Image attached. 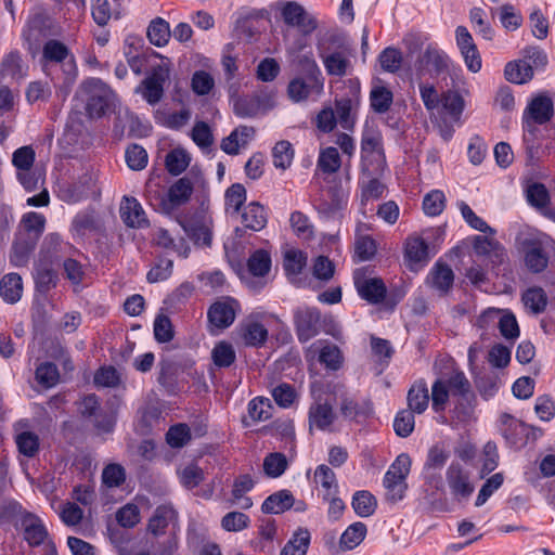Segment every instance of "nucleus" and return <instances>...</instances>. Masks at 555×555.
Masks as SVG:
<instances>
[{"label":"nucleus","instance_id":"32","mask_svg":"<svg viewBox=\"0 0 555 555\" xmlns=\"http://www.w3.org/2000/svg\"><path fill=\"white\" fill-rule=\"evenodd\" d=\"M23 294V281L20 274H5L0 281V296L8 304L17 302Z\"/></svg>","mask_w":555,"mask_h":555},{"label":"nucleus","instance_id":"38","mask_svg":"<svg viewBox=\"0 0 555 555\" xmlns=\"http://www.w3.org/2000/svg\"><path fill=\"white\" fill-rule=\"evenodd\" d=\"M469 22L473 29L485 40L492 41L495 37V30L487 20V13L483 9L475 7L469 11Z\"/></svg>","mask_w":555,"mask_h":555},{"label":"nucleus","instance_id":"18","mask_svg":"<svg viewBox=\"0 0 555 555\" xmlns=\"http://www.w3.org/2000/svg\"><path fill=\"white\" fill-rule=\"evenodd\" d=\"M450 59L448 54L438 48L437 44H428L418 59V68L435 75H439L449 68Z\"/></svg>","mask_w":555,"mask_h":555},{"label":"nucleus","instance_id":"33","mask_svg":"<svg viewBox=\"0 0 555 555\" xmlns=\"http://www.w3.org/2000/svg\"><path fill=\"white\" fill-rule=\"evenodd\" d=\"M294 504V496L288 490H281L269 495L261 505L266 514H280L289 509Z\"/></svg>","mask_w":555,"mask_h":555},{"label":"nucleus","instance_id":"53","mask_svg":"<svg viewBox=\"0 0 555 555\" xmlns=\"http://www.w3.org/2000/svg\"><path fill=\"white\" fill-rule=\"evenodd\" d=\"M249 272L255 276H264L271 268V257L263 249H258L248 259Z\"/></svg>","mask_w":555,"mask_h":555},{"label":"nucleus","instance_id":"49","mask_svg":"<svg viewBox=\"0 0 555 555\" xmlns=\"http://www.w3.org/2000/svg\"><path fill=\"white\" fill-rule=\"evenodd\" d=\"M454 415L460 422L468 421L475 409L476 397L473 390L468 393H463L460 397H455Z\"/></svg>","mask_w":555,"mask_h":555},{"label":"nucleus","instance_id":"60","mask_svg":"<svg viewBox=\"0 0 555 555\" xmlns=\"http://www.w3.org/2000/svg\"><path fill=\"white\" fill-rule=\"evenodd\" d=\"M446 196L442 191L433 190L423 199V210L427 216H438L444 208Z\"/></svg>","mask_w":555,"mask_h":555},{"label":"nucleus","instance_id":"13","mask_svg":"<svg viewBox=\"0 0 555 555\" xmlns=\"http://www.w3.org/2000/svg\"><path fill=\"white\" fill-rule=\"evenodd\" d=\"M281 14L285 24L299 28L304 34H310L317 28L315 20L295 1L281 2Z\"/></svg>","mask_w":555,"mask_h":555},{"label":"nucleus","instance_id":"55","mask_svg":"<svg viewBox=\"0 0 555 555\" xmlns=\"http://www.w3.org/2000/svg\"><path fill=\"white\" fill-rule=\"evenodd\" d=\"M101 478L106 488H118L126 480V470L120 464L112 463L103 468Z\"/></svg>","mask_w":555,"mask_h":555},{"label":"nucleus","instance_id":"6","mask_svg":"<svg viewBox=\"0 0 555 555\" xmlns=\"http://www.w3.org/2000/svg\"><path fill=\"white\" fill-rule=\"evenodd\" d=\"M361 154L363 171L367 172L369 176L378 175L384 170L383 137L377 130L367 129L363 132Z\"/></svg>","mask_w":555,"mask_h":555},{"label":"nucleus","instance_id":"63","mask_svg":"<svg viewBox=\"0 0 555 555\" xmlns=\"http://www.w3.org/2000/svg\"><path fill=\"white\" fill-rule=\"evenodd\" d=\"M498 328L507 340H515L519 336V326L515 315L506 310L502 311Z\"/></svg>","mask_w":555,"mask_h":555},{"label":"nucleus","instance_id":"29","mask_svg":"<svg viewBox=\"0 0 555 555\" xmlns=\"http://www.w3.org/2000/svg\"><path fill=\"white\" fill-rule=\"evenodd\" d=\"M176 519V512L170 506H158L147 524V532L154 537L165 533L170 522Z\"/></svg>","mask_w":555,"mask_h":555},{"label":"nucleus","instance_id":"36","mask_svg":"<svg viewBox=\"0 0 555 555\" xmlns=\"http://www.w3.org/2000/svg\"><path fill=\"white\" fill-rule=\"evenodd\" d=\"M428 402L429 393L426 383L424 380L415 383L408 392L409 410L421 414L426 411Z\"/></svg>","mask_w":555,"mask_h":555},{"label":"nucleus","instance_id":"40","mask_svg":"<svg viewBox=\"0 0 555 555\" xmlns=\"http://www.w3.org/2000/svg\"><path fill=\"white\" fill-rule=\"evenodd\" d=\"M146 35L152 44L165 47L171 37L169 23L162 17L154 18L147 27Z\"/></svg>","mask_w":555,"mask_h":555},{"label":"nucleus","instance_id":"62","mask_svg":"<svg viewBox=\"0 0 555 555\" xmlns=\"http://www.w3.org/2000/svg\"><path fill=\"white\" fill-rule=\"evenodd\" d=\"M378 61L383 70L388 73H396L400 69L402 64V53L396 49L388 47L382 51Z\"/></svg>","mask_w":555,"mask_h":555},{"label":"nucleus","instance_id":"7","mask_svg":"<svg viewBox=\"0 0 555 555\" xmlns=\"http://www.w3.org/2000/svg\"><path fill=\"white\" fill-rule=\"evenodd\" d=\"M193 193V183L191 179L183 177L177 180L166 194L159 195L154 203L151 195L149 199L151 205L157 206V209L164 214H170L181 205L185 204Z\"/></svg>","mask_w":555,"mask_h":555},{"label":"nucleus","instance_id":"54","mask_svg":"<svg viewBox=\"0 0 555 555\" xmlns=\"http://www.w3.org/2000/svg\"><path fill=\"white\" fill-rule=\"evenodd\" d=\"M190 157L181 149H175L166 155L165 165L169 173L178 176L189 166Z\"/></svg>","mask_w":555,"mask_h":555},{"label":"nucleus","instance_id":"52","mask_svg":"<svg viewBox=\"0 0 555 555\" xmlns=\"http://www.w3.org/2000/svg\"><path fill=\"white\" fill-rule=\"evenodd\" d=\"M186 235L194 241L196 245L210 246L211 231L203 222H190L183 225Z\"/></svg>","mask_w":555,"mask_h":555},{"label":"nucleus","instance_id":"14","mask_svg":"<svg viewBox=\"0 0 555 555\" xmlns=\"http://www.w3.org/2000/svg\"><path fill=\"white\" fill-rule=\"evenodd\" d=\"M125 14L121 0H92L91 15L101 27H105L111 21L120 20Z\"/></svg>","mask_w":555,"mask_h":555},{"label":"nucleus","instance_id":"42","mask_svg":"<svg viewBox=\"0 0 555 555\" xmlns=\"http://www.w3.org/2000/svg\"><path fill=\"white\" fill-rule=\"evenodd\" d=\"M211 360L219 367H230L236 360V352L229 341H218L211 350Z\"/></svg>","mask_w":555,"mask_h":555},{"label":"nucleus","instance_id":"17","mask_svg":"<svg viewBox=\"0 0 555 555\" xmlns=\"http://www.w3.org/2000/svg\"><path fill=\"white\" fill-rule=\"evenodd\" d=\"M241 341L247 347H261L268 339L266 326L253 318L243 320L237 327Z\"/></svg>","mask_w":555,"mask_h":555},{"label":"nucleus","instance_id":"3","mask_svg":"<svg viewBox=\"0 0 555 555\" xmlns=\"http://www.w3.org/2000/svg\"><path fill=\"white\" fill-rule=\"evenodd\" d=\"M86 98V111L89 117L100 118L114 106L116 93L100 78H88L80 85Z\"/></svg>","mask_w":555,"mask_h":555},{"label":"nucleus","instance_id":"1","mask_svg":"<svg viewBox=\"0 0 555 555\" xmlns=\"http://www.w3.org/2000/svg\"><path fill=\"white\" fill-rule=\"evenodd\" d=\"M5 511L14 527L22 531L23 538L29 546L36 547L48 542L49 555H56L55 546L49 540V532L37 515L27 512L17 502L9 503Z\"/></svg>","mask_w":555,"mask_h":555},{"label":"nucleus","instance_id":"37","mask_svg":"<svg viewBox=\"0 0 555 555\" xmlns=\"http://www.w3.org/2000/svg\"><path fill=\"white\" fill-rule=\"evenodd\" d=\"M504 75L513 83H526L533 77V68L525 60L514 61L506 64Z\"/></svg>","mask_w":555,"mask_h":555},{"label":"nucleus","instance_id":"15","mask_svg":"<svg viewBox=\"0 0 555 555\" xmlns=\"http://www.w3.org/2000/svg\"><path fill=\"white\" fill-rule=\"evenodd\" d=\"M237 307V301L230 297L214 302L207 313L210 324L217 328L229 327L235 320Z\"/></svg>","mask_w":555,"mask_h":555},{"label":"nucleus","instance_id":"28","mask_svg":"<svg viewBox=\"0 0 555 555\" xmlns=\"http://www.w3.org/2000/svg\"><path fill=\"white\" fill-rule=\"evenodd\" d=\"M548 263V257L539 242H527L525 246V264L534 273L542 272Z\"/></svg>","mask_w":555,"mask_h":555},{"label":"nucleus","instance_id":"51","mask_svg":"<svg viewBox=\"0 0 555 555\" xmlns=\"http://www.w3.org/2000/svg\"><path fill=\"white\" fill-rule=\"evenodd\" d=\"M319 361L327 370L337 371L343 364L341 351L336 345L326 344L320 349Z\"/></svg>","mask_w":555,"mask_h":555},{"label":"nucleus","instance_id":"61","mask_svg":"<svg viewBox=\"0 0 555 555\" xmlns=\"http://www.w3.org/2000/svg\"><path fill=\"white\" fill-rule=\"evenodd\" d=\"M414 412L410 410H402L397 413L393 421V429L398 436L402 438L409 437L414 430Z\"/></svg>","mask_w":555,"mask_h":555},{"label":"nucleus","instance_id":"23","mask_svg":"<svg viewBox=\"0 0 555 555\" xmlns=\"http://www.w3.org/2000/svg\"><path fill=\"white\" fill-rule=\"evenodd\" d=\"M27 422L21 421L15 425V443L17 450L26 457H34L39 451V437L37 434L29 430H21L20 428H26Z\"/></svg>","mask_w":555,"mask_h":555},{"label":"nucleus","instance_id":"4","mask_svg":"<svg viewBox=\"0 0 555 555\" xmlns=\"http://www.w3.org/2000/svg\"><path fill=\"white\" fill-rule=\"evenodd\" d=\"M472 390L470 383L463 371L452 370L448 375L438 378L431 386V408L439 413L444 411L449 397H460Z\"/></svg>","mask_w":555,"mask_h":555},{"label":"nucleus","instance_id":"20","mask_svg":"<svg viewBox=\"0 0 555 555\" xmlns=\"http://www.w3.org/2000/svg\"><path fill=\"white\" fill-rule=\"evenodd\" d=\"M339 410L341 415L349 420H358L359 417L365 418L373 413V406L370 400H358L348 395L341 397Z\"/></svg>","mask_w":555,"mask_h":555},{"label":"nucleus","instance_id":"46","mask_svg":"<svg viewBox=\"0 0 555 555\" xmlns=\"http://www.w3.org/2000/svg\"><path fill=\"white\" fill-rule=\"evenodd\" d=\"M35 378L41 387L52 388L59 383V369L52 362L40 363L36 369Z\"/></svg>","mask_w":555,"mask_h":555},{"label":"nucleus","instance_id":"10","mask_svg":"<svg viewBox=\"0 0 555 555\" xmlns=\"http://www.w3.org/2000/svg\"><path fill=\"white\" fill-rule=\"evenodd\" d=\"M455 42L467 69L478 73L482 66L481 55L467 27L461 25L455 28Z\"/></svg>","mask_w":555,"mask_h":555},{"label":"nucleus","instance_id":"31","mask_svg":"<svg viewBox=\"0 0 555 555\" xmlns=\"http://www.w3.org/2000/svg\"><path fill=\"white\" fill-rule=\"evenodd\" d=\"M326 73L330 76L343 77L349 73L351 63L348 54L344 51H335L321 55Z\"/></svg>","mask_w":555,"mask_h":555},{"label":"nucleus","instance_id":"5","mask_svg":"<svg viewBox=\"0 0 555 555\" xmlns=\"http://www.w3.org/2000/svg\"><path fill=\"white\" fill-rule=\"evenodd\" d=\"M554 116V102L547 92L532 95L522 112L521 122L525 131L533 134L537 126L551 121Z\"/></svg>","mask_w":555,"mask_h":555},{"label":"nucleus","instance_id":"25","mask_svg":"<svg viewBox=\"0 0 555 555\" xmlns=\"http://www.w3.org/2000/svg\"><path fill=\"white\" fill-rule=\"evenodd\" d=\"M367 533L366 525L362 521H356L349 525L340 534L338 548L340 552H348L359 546Z\"/></svg>","mask_w":555,"mask_h":555},{"label":"nucleus","instance_id":"43","mask_svg":"<svg viewBox=\"0 0 555 555\" xmlns=\"http://www.w3.org/2000/svg\"><path fill=\"white\" fill-rule=\"evenodd\" d=\"M405 257L410 262L420 263L428 260V245L420 236L409 237L405 244Z\"/></svg>","mask_w":555,"mask_h":555},{"label":"nucleus","instance_id":"11","mask_svg":"<svg viewBox=\"0 0 555 555\" xmlns=\"http://www.w3.org/2000/svg\"><path fill=\"white\" fill-rule=\"evenodd\" d=\"M446 479L455 500H467L473 494L475 487L470 481V475L460 463L450 464Z\"/></svg>","mask_w":555,"mask_h":555},{"label":"nucleus","instance_id":"26","mask_svg":"<svg viewBox=\"0 0 555 555\" xmlns=\"http://www.w3.org/2000/svg\"><path fill=\"white\" fill-rule=\"evenodd\" d=\"M255 481L250 475H240L234 479L232 488L231 503L242 509H248L253 506V500L245 494L253 490Z\"/></svg>","mask_w":555,"mask_h":555},{"label":"nucleus","instance_id":"64","mask_svg":"<svg viewBox=\"0 0 555 555\" xmlns=\"http://www.w3.org/2000/svg\"><path fill=\"white\" fill-rule=\"evenodd\" d=\"M126 163L132 170H142L147 165V153L138 144H132L126 150Z\"/></svg>","mask_w":555,"mask_h":555},{"label":"nucleus","instance_id":"16","mask_svg":"<svg viewBox=\"0 0 555 555\" xmlns=\"http://www.w3.org/2000/svg\"><path fill=\"white\" fill-rule=\"evenodd\" d=\"M119 212L121 220L129 228L142 229L150 224L142 205L135 197L124 196Z\"/></svg>","mask_w":555,"mask_h":555},{"label":"nucleus","instance_id":"21","mask_svg":"<svg viewBox=\"0 0 555 555\" xmlns=\"http://www.w3.org/2000/svg\"><path fill=\"white\" fill-rule=\"evenodd\" d=\"M255 130L253 127L240 126L235 128L221 142V150L229 155H236L241 147H245L253 139Z\"/></svg>","mask_w":555,"mask_h":555},{"label":"nucleus","instance_id":"9","mask_svg":"<svg viewBox=\"0 0 555 555\" xmlns=\"http://www.w3.org/2000/svg\"><path fill=\"white\" fill-rule=\"evenodd\" d=\"M353 283L358 295L369 304L378 305L385 300L387 287L380 278L358 270L353 274Z\"/></svg>","mask_w":555,"mask_h":555},{"label":"nucleus","instance_id":"48","mask_svg":"<svg viewBox=\"0 0 555 555\" xmlns=\"http://www.w3.org/2000/svg\"><path fill=\"white\" fill-rule=\"evenodd\" d=\"M341 160L336 147L321 150L318 157V168L324 173H335L340 168Z\"/></svg>","mask_w":555,"mask_h":555},{"label":"nucleus","instance_id":"41","mask_svg":"<svg viewBox=\"0 0 555 555\" xmlns=\"http://www.w3.org/2000/svg\"><path fill=\"white\" fill-rule=\"evenodd\" d=\"M351 505L358 516L370 517L376 511L377 501L371 492L361 490L353 494Z\"/></svg>","mask_w":555,"mask_h":555},{"label":"nucleus","instance_id":"24","mask_svg":"<svg viewBox=\"0 0 555 555\" xmlns=\"http://www.w3.org/2000/svg\"><path fill=\"white\" fill-rule=\"evenodd\" d=\"M336 415L327 402H317L309 409L310 428L326 430L334 423Z\"/></svg>","mask_w":555,"mask_h":555},{"label":"nucleus","instance_id":"8","mask_svg":"<svg viewBox=\"0 0 555 555\" xmlns=\"http://www.w3.org/2000/svg\"><path fill=\"white\" fill-rule=\"evenodd\" d=\"M42 61L44 65L57 63L63 67L66 81H74L77 76V66L69 49L56 39L48 40L42 48Z\"/></svg>","mask_w":555,"mask_h":555},{"label":"nucleus","instance_id":"57","mask_svg":"<svg viewBox=\"0 0 555 555\" xmlns=\"http://www.w3.org/2000/svg\"><path fill=\"white\" fill-rule=\"evenodd\" d=\"M250 518L242 512H229L221 519V527L228 532H238L247 529Z\"/></svg>","mask_w":555,"mask_h":555},{"label":"nucleus","instance_id":"58","mask_svg":"<svg viewBox=\"0 0 555 555\" xmlns=\"http://www.w3.org/2000/svg\"><path fill=\"white\" fill-rule=\"evenodd\" d=\"M307 263V255L299 249H289L284 254V270L287 274L298 275Z\"/></svg>","mask_w":555,"mask_h":555},{"label":"nucleus","instance_id":"2","mask_svg":"<svg viewBox=\"0 0 555 555\" xmlns=\"http://www.w3.org/2000/svg\"><path fill=\"white\" fill-rule=\"evenodd\" d=\"M287 96L293 103L318 100L324 92V77L314 60H307L304 73L289 80Z\"/></svg>","mask_w":555,"mask_h":555},{"label":"nucleus","instance_id":"12","mask_svg":"<svg viewBox=\"0 0 555 555\" xmlns=\"http://www.w3.org/2000/svg\"><path fill=\"white\" fill-rule=\"evenodd\" d=\"M320 317L317 308L299 307L294 311L296 334L300 343H307L318 335Z\"/></svg>","mask_w":555,"mask_h":555},{"label":"nucleus","instance_id":"44","mask_svg":"<svg viewBox=\"0 0 555 555\" xmlns=\"http://www.w3.org/2000/svg\"><path fill=\"white\" fill-rule=\"evenodd\" d=\"M314 479L325 490L323 495H334L338 493V482L334 470L325 464L317 466Z\"/></svg>","mask_w":555,"mask_h":555},{"label":"nucleus","instance_id":"27","mask_svg":"<svg viewBox=\"0 0 555 555\" xmlns=\"http://www.w3.org/2000/svg\"><path fill=\"white\" fill-rule=\"evenodd\" d=\"M268 222V215L264 207L258 202L246 205L242 212V223L253 231L262 230Z\"/></svg>","mask_w":555,"mask_h":555},{"label":"nucleus","instance_id":"45","mask_svg":"<svg viewBox=\"0 0 555 555\" xmlns=\"http://www.w3.org/2000/svg\"><path fill=\"white\" fill-rule=\"evenodd\" d=\"M522 302L532 313L538 314L545 310L547 297L541 287H531L522 294Z\"/></svg>","mask_w":555,"mask_h":555},{"label":"nucleus","instance_id":"19","mask_svg":"<svg viewBox=\"0 0 555 555\" xmlns=\"http://www.w3.org/2000/svg\"><path fill=\"white\" fill-rule=\"evenodd\" d=\"M27 68L21 53L18 51H11L1 61L0 76L2 79L18 81L26 76Z\"/></svg>","mask_w":555,"mask_h":555},{"label":"nucleus","instance_id":"34","mask_svg":"<svg viewBox=\"0 0 555 555\" xmlns=\"http://www.w3.org/2000/svg\"><path fill=\"white\" fill-rule=\"evenodd\" d=\"M411 459L408 454L401 453L395 462L389 466L384 476V483H405V479L410 473Z\"/></svg>","mask_w":555,"mask_h":555},{"label":"nucleus","instance_id":"59","mask_svg":"<svg viewBox=\"0 0 555 555\" xmlns=\"http://www.w3.org/2000/svg\"><path fill=\"white\" fill-rule=\"evenodd\" d=\"M499 17L502 26L506 30L514 31L518 29L522 24V16L520 12H518L515 7L509 3H505L499 9Z\"/></svg>","mask_w":555,"mask_h":555},{"label":"nucleus","instance_id":"39","mask_svg":"<svg viewBox=\"0 0 555 555\" xmlns=\"http://www.w3.org/2000/svg\"><path fill=\"white\" fill-rule=\"evenodd\" d=\"M393 102L392 92L380 83L372 87L370 92L371 108L377 114L386 113Z\"/></svg>","mask_w":555,"mask_h":555},{"label":"nucleus","instance_id":"22","mask_svg":"<svg viewBox=\"0 0 555 555\" xmlns=\"http://www.w3.org/2000/svg\"><path fill=\"white\" fill-rule=\"evenodd\" d=\"M453 282L454 273L446 263L436 262L427 275V283L441 294L448 293Z\"/></svg>","mask_w":555,"mask_h":555},{"label":"nucleus","instance_id":"35","mask_svg":"<svg viewBox=\"0 0 555 555\" xmlns=\"http://www.w3.org/2000/svg\"><path fill=\"white\" fill-rule=\"evenodd\" d=\"M34 279L39 291L46 292L56 283V273L50 259H39L36 263Z\"/></svg>","mask_w":555,"mask_h":555},{"label":"nucleus","instance_id":"56","mask_svg":"<svg viewBox=\"0 0 555 555\" xmlns=\"http://www.w3.org/2000/svg\"><path fill=\"white\" fill-rule=\"evenodd\" d=\"M272 404L268 398L257 397L248 403V415L253 421L263 422L272 415Z\"/></svg>","mask_w":555,"mask_h":555},{"label":"nucleus","instance_id":"47","mask_svg":"<svg viewBox=\"0 0 555 555\" xmlns=\"http://www.w3.org/2000/svg\"><path fill=\"white\" fill-rule=\"evenodd\" d=\"M263 472L270 478L282 476L287 469L288 462L285 454L280 452L269 453L263 460Z\"/></svg>","mask_w":555,"mask_h":555},{"label":"nucleus","instance_id":"50","mask_svg":"<svg viewBox=\"0 0 555 555\" xmlns=\"http://www.w3.org/2000/svg\"><path fill=\"white\" fill-rule=\"evenodd\" d=\"M294 149L288 141L278 142L272 150V159L275 168L285 170L292 165Z\"/></svg>","mask_w":555,"mask_h":555},{"label":"nucleus","instance_id":"30","mask_svg":"<svg viewBox=\"0 0 555 555\" xmlns=\"http://www.w3.org/2000/svg\"><path fill=\"white\" fill-rule=\"evenodd\" d=\"M311 534L307 528H298L281 550L280 555H307Z\"/></svg>","mask_w":555,"mask_h":555}]
</instances>
